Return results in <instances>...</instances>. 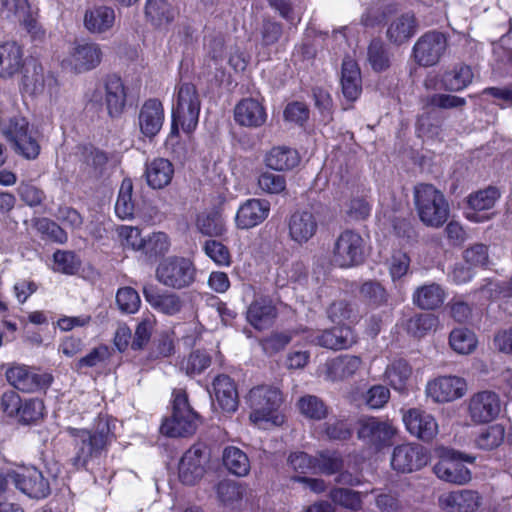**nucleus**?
Listing matches in <instances>:
<instances>
[{"mask_svg": "<svg viewBox=\"0 0 512 512\" xmlns=\"http://www.w3.org/2000/svg\"><path fill=\"white\" fill-rule=\"evenodd\" d=\"M265 165L275 171H288L295 168L300 162L296 149L288 146H275L265 155Z\"/></svg>", "mask_w": 512, "mask_h": 512, "instance_id": "obj_34", "label": "nucleus"}, {"mask_svg": "<svg viewBox=\"0 0 512 512\" xmlns=\"http://www.w3.org/2000/svg\"><path fill=\"white\" fill-rule=\"evenodd\" d=\"M499 197V190L493 186L470 194L467 201L469 210L465 213L466 218L475 223L488 221L491 214L487 211L494 207Z\"/></svg>", "mask_w": 512, "mask_h": 512, "instance_id": "obj_19", "label": "nucleus"}, {"mask_svg": "<svg viewBox=\"0 0 512 512\" xmlns=\"http://www.w3.org/2000/svg\"><path fill=\"white\" fill-rule=\"evenodd\" d=\"M23 67V51L16 42L0 45V77L11 78Z\"/></svg>", "mask_w": 512, "mask_h": 512, "instance_id": "obj_36", "label": "nucleus"}, {"mask_svg": "<svg viewBox=\"0 0 512 512\" xmlns=\"http://www.w3.org/2000/svg\"><path fill=\"white\" fill-rule=\"evenodd\" d=\"M164 108L158 99H148L141 106L138 114L140 132L147 138L156 136L164 123Z\"/></svg>", "mask_w": 512, "mask_h": 512, "instance_id": "obj_23", "label": "nucleus"}, {"mask_svg": "<svg viewBox=\"0 0 512 512\" xmlns=\"http://www.w3.org/2000/svg\"><path fill=\"white\" fill-rule=\"evenodd\" d=\"M26 32L30 35L34 42H44L47 36L46 29L38 21L37 13L29 11L20 20Z\"/></svg>", "mask_w": 512, "mask_h": 512, "instance_id": "obj_62", "label": "nucleus"}, {"mask_svg": "<svg viewBox=\"0 0 512 512\" xmlns=\"http://www.w3.org/2000/svg\"><path fill=\"white\" fill-rule=\"evenodd\" d=\"M329 496L333 503L350 510H359L362 506L360 493L350 489L334 488Z\"/></svg>", "mask_w": 512, "mask_h": 512, "instance_id": "obj_53", "label": "nucleus"}, {"mask_svg": "<svg viewBox=\"0 0 512 512\" xmlns=\"http://www.w3.org/2000/svg\"><path fill=\"white\" fill-rule=\"evenodd\" d=\"M258 186L267 194H280L286 189V179L283 175L265 171L258 177Z\"/></svg>", "mask_w": 512, "mask_h": 512, "instance_id": "obj_60", "label": "nucleus"}, {"mask_svg": "<svg viewBox=\"0 0 512 512\" xmlns=\"http://www.w3.org/2000/svg\"><path fill=\"white\" fill-rule=\"evenodd\" d=\"M5 376L8 384H18L28 380H31V384H52L54 381L51 373L40 372L38 368L16 362L6 365Z\"/></svg>", "mask_w": 512, "mask_h": 512, "instance_id": "obj_29", "label": "nucleus"}, {"mask_svg": "<svg viewBox=\"0 0 512 512\" xmlns=\"http://www.w3.org/2000/svg\"><path fill=\"white\" fill-rule=\"evenodd\" d=\"M437 324L438 319L433 314H419L408 321V331L420 338L434 330Z\"/></svg>", "mask_w": 512, "mask_h": 512, "instance_id": "obj_56", "label": "nucleus"}, {"mask_svg": "<svg viewBox=\"0 0 512 512\" xmlns=\"http://www.w3.org/2000/svg\"><path fill=\"white\" fill-rule=\"evenodd\" d=\"M361 359L357 356H340L325 364L326 380L331 382L343 381L353 375L360 367Z\"/></svg>", "mask_w": 512, "mask_h": 512, "instance_id": "obj_35", "label": "nucleus"}, {"mask_svg": "<svg viewBox=\"0 0 512 512\" xmlns=\"http://www.w3.org/2000/svg\"><path fill=\"white\" fill-rule=\"evenodd\" d=\"M155 319L153 316L144 318L137 326L131 348L133 350L142 349L150 340Z\"/></svg>", "mask_w": 512, "mask_h": 512, "instance_id": "obj_63", "label": "nucleus"}, {"mask_svg": "<svg viewBox=\"0 0 512 512\" xmlns=\"http://www.w3.org/2000/svg\"><path fill=\"white\" fill-rule=\"evenodd\" d=\"M277 315V307L272 298L258 294L247 308L246 320L254 329L263 331L273 326Z\"/></svg>", "mask_w": 512, "mask_h": 512, "instance_id": "obj_17", "label": "nucleus"}, {"mask_svg": "<svg viewBox=\"0 0 512 512\" xmlns=\"http://www.w3.org/2000/svg\"><path fill=\"white\" fill-rule=\"evenodd\" d=\"M341 87L344 97L349 101H355L362 92L361 73L358 64L351 57H346L342 62Z\"/></svg>", "mask_w": 512, "mask_h": 512, "instance_id": "obj_32", "label": "nucleus"}, {"mask_svg": "<svg viewBox=\"0 0 512 512\" xmlns=\"http://www.w3.org/2000/svg\"><path fill=\"white\" fill-rule=\"evenodd\" d=\"M252 408L250 420L261 429L281 426L284 415L279 411L282 395L277 386H253L248 394Z\"/></svg>", "mask_w": 512, "mask_h": 512, "instance_id": "obj_2", "label": "nucleus"}, {"mask_svg": "<svg viewBox=\"0 0 512 512\" xmlns=\"http://www.w3.org/2000/svg\"><path fill=\"white\" fill-rule=\"evenodd\" d=\"M196 227L201 234L210 237L221 236L226 231L222 216L216 212L200 214L197 217Z\"/></svg>", "mask_w": 512, "mask_h": 512, "instance_id": "obj_44", "label": "nucleus"}, {"mask_svg": "<svg viewBox=\"0 0 512 512\" xmlns=\"http://www.w3.org/2000/svg\"><path fill=\"white\" fill-rule=\"evenodd\" d=\"M412 368L404 359H398L386 367L384 377L387 384H405L412 378Z\"/></svg>", "mask_w": 512, "mask_h": 512, "instance_id": "obj_49", "label": "nucleus"}, {"mask_svg": "<svg viewBox=\"0 0 512 512\" xmlns=\"http://www.w3.org/2000/svg\"><path fill=\"white\" fill-rule=\"evenodd\" d=\"M208 461L209 456L204 445L195 444L191 446L179 461V480L185 485L196 484L205 474Z\"/></svg>", "mask_w": 512, "mask_h": 512, "instance_id": "obj_14", "label": "nucleus"}, {"mask_svg": "<svg viewBox=\"0 0 512 512\" xmlns=\"http://www.w3.org/2000/svg\"><path fill=\"white\" fill-rule=\"evenodd\" d=\"M315 459L316 469L314 472L332 475L343 467V459L336 451H321Z\"/></svg>", "mask_w": 512, "mask_h": 512, "instance_id": "obj_50", "label": "nucleus"}, {"mask_svg": "<svg viewBox=\"0 0 512 512\" xmlns=\"http://www.w3.org/2000/svg\"><path fill=\"white\" fill-rule=\"evenodd\" d=\"M116 303L119 310L126 314L136 313L141 305L138 292L132 287L119 288L116 293Z\"/></svg>", "mask_w": 512, "mask_h": 512, "instance_id": "obj_52", "label": "nucleus"}, {"mask_svg": "<svg viewBox=\"0 0 512 512\" xmlns=\"http://www.w3.org/2000/svg\"><path fill=\"white\" fill-rule=\"evenodd\" d=\"M298 408L302 415L313 420H322L327 414L328 410L324 402L313 395H306L298 400Z\"/></svg>", "mask_w": 512, "mask_h": 512, "instance_id": "obj_47", "label": "nucleus"}, {"mask_svg": "<svg viewBox=\"0 0 512 512\" xmlns=\"http://www.w3.org/2000/svg\"><path fill=\"white\" fill-rule=\"evenodd\" d=\"M11 483L30 498L42 499L50 494L49 483L35 467H20L8 471Z\"/></svg>", "mask_w": 512, "mask_h": 512, "instance_id": "obj_13", "label": "nucleus"}, {"mask_svg": "<svg viewBox=\"0 0 512 512\" xmlns=\"http://www.w3.org/2000/svg\"><path fill=\"white\" fill-rule=\"evenodd\" d=\"M447 48L446 36L438 31L422 35L413 47L416 62L425 67L437 64Z\"/></svg>", "mask_w": 512, "mask_h": 512, "instance_id": "obj_15", "label": "nucleus"}, {"mask_svg": "<svg viewBox=\"0 0 512 512\" xmlns=\"http://www.w3.org/2000/svg\"><path fill=\"white\" fill-rule=\"evenodd\" d=\"M365 240L356 231L345 229L336 238L332 250L335 265L350 268L361 264L365 259Z\"/></svg>", "mask_w": 512, "mask_h": 512, "instance_id": "obj_10", "label": "nucleus"}, {"mask_svg": "<svg viewBox=\"0 0 512 512\" xmlns=\"http://www.w3.org/2000/svg\"><path fill=\"white\" fill-rule=\"evenodd\" d=\"M451 348L459 354H469L476 349L477 338L473 331L467 328H456L449 336Z\"/></svg>", "mask_w": 512, "mask_h": 512, "instance_id": "obj_43", "label": "nucleus"}, {"mask_svg": "<svg viewBox=\"0 0 512 512\" xmlns=\"http://www.w3.org/2000/svg\"><path fill=\"white\" fill-rule=\"evenodd\" d=\"M468 411L474 423H488L499 415L501 401L496 393L482 391L471 397Z\"/></svg>", "mask_w": 512, "mask_h": 512, "instance_id": "obj_18", "label": "nucleus"}, {"mask_svg": "<svg viewBox=\"0 0 512 512\" xmlns=\"http://www.w3.org/2000/svg\"><path fill=\"white\" fill-rule=\"evenodd\" d=\"M145 15L154 25L162 26L174 19L175 12L165 0H147Z\"/></svg>", "mask_w": 512, "mask_h": 512, "instance_id": "obj_41", "label": "nucleus"}, {"mask_svg": "<svg viewBox=\"0 0 512 512\" xmlns=\"http://www.w3.org/2000/svg\"><path fill=\"white\" fill-rule=\"evenodd\" d=\"M397 433L391 421L378 417L365 416L357 422V436L367 447L379 452L392 445Z\"/></svg>", "mask_w": 512, "mask_h": 512, "instance_id": "obj_9", "label": "nucleus"}, {"mask_svg": "<svg viewBox=\"0 0 512 512\" xmlns=\"http://www.w3.org/2000/svg\"><path fill=\"white\" fill-rule=\"evenodd\" d=\"M429 462L427 450L415 443L396 446L391 457L392 468L401 473H411L420 470Z\"/></svg>", "mask_w": 512, "mask_h": 512, "instance_id": "obj_16", "label": "nucleus"}, {"mask_svg": "<svg viewBox=\"0 0 512 512\" xmlns=\"http://www.w3.org/2000/svg\"><path fill=\"white\" fill-rule=\"evenodd\" d=\"M361 299L373 309L388 305L389 295L377 281H366L359 289Z\"/></svg>", "mask_w": 512, "mask_h": 512, "instance_id": "obj_40", "label": "nucleus"}, {"mask_svg": "<svg viewBox=\"0 0 512 512\" xmlns=\"http://www.w3.org/2000/svg\"><path fill=\"white\" fill-rule=\"evenodd\" d=\"M403 422L408 432L423 440L430 441L438 433V424L434 417L420 409L412 408L403 414Z\"/></svg>", "mask_w": 512, "mask_h": 512, "instance_id": "obj_22", "label": "nucleus"}, {"mask_svg": "<svg viewBox=\"0 0 512 512\" xmlns=\"http://www.w3.org/2000/svg\"><path fill=\"white\" fill-rule=\"evenodd\" d=\"M174 175V166L166 158H155L146 164L145 177L153 189H162L169 185Z\"/></svg>", "mask_w": 512, "mask_h": 512, "instance_id": "obj_33", "label": "nucleus"}, {"mask_svg": "<svg viewBox=\"0 0 512 512\" xmlns=\"http://www.w3.org/2000/svg\"><path fill=\"white\" fill-rule=\"evenodd\" d=\"M414 203L420 220L434 228L442 226L449 216V204L444 194L431 184H418L414 188Z\"/></svg>", "mask_w": 512, "mask_h": 512, "instance_id": "obj_6", "label": "nucleus"}, {"mask_svg": "<svg viewBox=\"0 0 512 512\" xmlns=\"http://www.w3.org/2000/svg\"><path fill=\"white\" fill-rule=\"evenodd\" d=\"M426 396L436 403H445L463 397L466 386H426Z\"/></svg>", "mask_w": 512, "mask_h": 512, "instance_id": "obj_48", "label": "nucleus"}, {"mask_svg": "<svg viewBox=\"0 0 512 512\" xmlns=\"http://www.w3.org/2000/svg\"><path fill=\"white\" fill-rule=\"evenodd\" d=\"M87 106L105 109L112 119L119 118L126 106L127 89L122 79L115 75L106 76L102 82L88 88L85 92Z\"/></svg>", "mask_w": 512, "mask_h": 512, "instance_id": "obj_3", "label": "nucleus"}, {"mask_svg": "<svg viewBox=\"0 0 512 512\" xmlns=\"http://www.w3.org/2000/svg\"><path fill=\"white\" fill-rule=\"evenodd\" d=\"M270 203L265 199H248L237 210L236 226L239 229H250L261 224L269 215Z\"/></svg>", "mask_w": 512, "mask_h": 512, "instance_id": "obj_24", "label": "nucleus"}, {"mask_svg": "<svg viewBox=\"0 0 512 512\" xmlns=\"http://www.w3.org/2000/svg\"><path fill=\"white\" fill-rule=\"evenodd\" d=\"M211 364V356L206 350H193L180 362V369L188 376L201 374Z\"/></svg>", "mask_w": 512, "mask_h": 512, "instance_id": "obj_42", "label": "nucleus"}, {"mask_svg": "<svg viewBox=\"0 0 512 512\" xmlns=\"http://www.w3.org/2000/svg\"><path fill=\"white\" fill-rule=\"evenodd\" d=\"M438 502L448 512H476L482 504V497L477 491L462 489L441 494Z\"/></svg>", "mask_w": 512, "mask_h": 512, "instance_id": "obj_21", "label": "nucleus"}, {"mask_svg": "<svg viewBox=\"0 0 512 512\" xmlns=\"http://www.w3.org/2000/svg\"><path fill=\"white\" fill-rule=\"evenodd\" d=\"M505 429L500 424L488 426L475 439V445L483 450L497 448L504 440Z\"/></svg>", "mask_w": 512, "mask_h": 512, "instance_id": "obj_46", "label": "nucleus"}, {"mask_svg": "<svg viewBox=\"0 0 512 512\" xmlns=\"http://www.w3.org/2000/svg\"><path fill=\"white\" fill-rule=\"evenodd\" d=\"M1 132L11 144L15 153L25 159L34 160L40 153V145L28 121L21 116L1 122Z\"/></svg>", "mask_w": 512, "mask_h": 512, "instance_id": "obj_7", "label": "nucleus"}, {"mask_svg": "<svg viewBox=\"0 0 512 512\" xmlns=\"http://www.w3.org/2000/svg\"><path fill=\"white\" fill-rule=\"evenodd\" d=\"M445 298V290L437 283H429L418 287L412 297L413 303L423 310H434L440 307Z\"/></svg>", "mask_w": 512, "mask_h": 512, "instance_id": "obj_37", "label": "nucleus"}, {"mask_svg": "<svg viewBox=\"0 0 512 512\" xmlns=\"http://www.w3.org/2000/svg\"><path fill=\"white\" fill-rule=\"evenodd\" d=\"M143 296L154 310L167 316L177 315L184 306L180 295L170 291H161L151 284L144 285Z\"/></svg>", "mask_w": 512, "mask_h": 512, "instance_id": "obj_20", "label": "nucleus"}, {"mask_svg": "<svg viewBox=\"0 0 512 512\" xmlns=\"http://www.w3.org/2000/svg\"><path fill=\"white\" fill-rule=\"evenodd\" d=\"M118 234L125 248H130L134 251H143L145 238L142 237L139 228L123 225L118 228Z\"/></svg>", "mask_w": 512, "mask_h": 512, "instance_id": "obj_61", "label": "nucleus"}, {"mask_svg": "<svg viewBox=\"0 0 512 512\" xmlns=\"http://www.w3.org/2000/svg\"><path fill=\"white\" fill-rule=\"evenodd\" d=\"M215 399L225 412H234L238 407V392L236 386H213Z\"/></svg>", "mask_w": 512, "mask_h": 512, "instance_id": "obj_55", "label": "nucleus"}, {"mask_svg": "<svg viewBox=\"0 0 512 512\" xmlns=\"http://www.w3.org/2000/svg\"><path fill=\"white\" fill-rule=\"evenodd\" d=\"M223 464L233 475L244 477L250 471V460L245 452L235 446H228L223 451Z\"/></svg>", "mask_w": 512, "mask_h": 512, "instance_id": "obj_38", "label": "nucleus"}, {"mask_svg": "<svg viewBox=\"0 0 512 512\" xmlns=\"http://www.w3.org/2000/svg\"><path fill=\"white\" fill-rule=\"evenodd\" d=\"M102 57L103 52L99 44L94 42L75 43L62 60V66L75 73H84L98 67Z\"/></svg>", "mask_w": 512, "mask_h": 512, "instance_id": "obj_12", "label": "nucleus"}, {"mask_svg": "<svg viewBox=\"0 0 512 512\" xmlns=\"http://www.w3.org/2000/svg\"><path fill=\"white\" fill-rule=\"evenodd\" d=\"M203 251L218 266H229L231 264L229 249L219 241H205Z\"/></svg>", "mask_w": 512, "mask_h": 512, "instance_id": "obj_58", "label": "nucleus"}, {"mask_svg": "<svg viewBox=\"0 0 512 512\" xmlns=\"http://www.w3.org/2000/svg\"><path fill=\"white\" fill-rule=\"evenodd\" d=\"M55 270L64 274L73 275L80 268V260L74 252L56 251L53 255Z\"/></svg>", "mask_w": 512, "mask_h": 512, "instance_id": "obj_57", "label": "nucleus"}, {"mask_svg": "<svg viewBox=\"0 0 512 512\" xmlns=\"http://www.w3.org/2000/svg\"><path fill=\"white\" fill-rule=\"evenodd\" d=\"M116 20L114 8L106 5H99L86 10L84 15V26L93 34H102L110 31Z\"/></svg>", "mask_w": 512, "mask_h": 512, "instance_id": "obj_30", "label": "nucleus"}, {"mask_svg": "<svg viewBox=\"0 0 512 512\" xmlns=\"http://www.w3.org/2000/svg\"><path fill=\"white\" fill-rule=\"evenodd\" d=\"M310 343L323 348L340 350L350 347L355 342V334L349 326H336L321 333L307 336Z\"/></svg>", "mask_w": 512, "mask_h": 512, "instance_id": "obj_25", "label": "nucleus"}, {"mask_svg": "<svg viewBox=\"0 0 512 512\" xmlns=\"http://www.w3.org/2000/svg\"><path fill=\"white\" fill-rule=\"evenodd\" d=\"M200 110L201 100L195 85L180 84L172 105L171 136L178 133L179 126L185 133H192L198 125Z\"/></svg>", "mask_w": 512, "mask_h": 512, "instance_id": "obj_4", "label": "nucleus"}, {"mask_svg": "<svg viewBox=\"0 0 512 512\" xmlns=\"http://www.w3.org/2000/svg\"><path fill=\"white\" fill-rule=\"evenodd\" d=\"M236 123L244 127L257 128L267 120V113L258 100L254 98L242 99L234 109Z\"/></svg>", "mask_w": 512, "mask_h": 512, "instance_id": "obj_28", "label": "nucleus"}, {"mask_svg": "<svg viewBox=\"0 0 512 512\" xmlns=\"http://www.w3.org/2000/svg\"><path fill=\"white\" fill-rule=\"evenodd\" d=\"M115 428L116 420L108 415H99L91 430L68 427L67 432L74 439L71 464L76 469L87 468L89 463L99 459L115 439Z\"/></svg>", "mask_w": 512, "mask_h": 512, "instance_id": "obj_1", "label": "nucleus"}, {"mask_svg": "<svg viewBox=\"0 0 512 512\" xmlns=\"http://www.w3.org/2000/svg\"><path fill=\"white\" fill-rule=\"evenodd\" d=\"M196 268L188 258L171 256L161 260L155 271L156 280L165 287L182 290L191 286Z\"/></svg>", "mask_w": 512, "mask_h": 512, "instance_id": "obj_8", "label": "nucleus"}, {"mask_svg": "<svg viewBox=\"0 0 512 512\" xmlns=\"http://www.w3.org/2000/svg\"><path fill=\"white\" fill-rule=\"evenodd\" d=\"M172 416L165 418L160 432L171 438L187 437L194 434L200 424V417L189 404L188 395L182 388L172 392Z\"/></svg>", "mask_w": 512, "mask_h": 512, "instance_id": "obj_5", "label": "nucleus"}, {"mask_svg": "<svg viewBox=\"0 0 512 512\" xmlns=\"http://www.w3.org/2000/svg\"><path fill=\"white\" fill-rule=\"evenodd\" d=\"M44 415V404L39 399H27L22 403V407L17 415V419L22 424L36 423Z\"/></svg>", "mask_w": 512, "mask_h": 512, "instance_id": "obj_54", "label": "nucleus"}, {"mask_svg": "<svg viewBox=\"0 0 512 512\" xmlns=\"http://www.w3.org/2000/svg\"><path fill=\"white\" fill-rule=\"evenodd\" d=\"M472 79L471 68L467 65H459L453 70L445 72L441 82L445 90L457 92L466 88L472 82Z\"/></svg>", "mask_w": 512, "mask_h": 512, "instance_id": "obj_39", "label": "nucleus"}, {"mask_svg": "<svg viewBox=\"0 0 512 512\" xmlns=\"http://www.w3.org/2000/svg\"><path fill=\"white\" fill-rule=\"evenodd\" d=\"M132 190V181L130 179H124L115 203V213L122 220L130 219L134 214Z\"/></svg>", "mask_w": 512, "mask_h": 512, "instance_id": "obj_45", "label": "nucleus"}, {"mask_svg": "<svg viewBox=\"0 0 512 512\" xmlns=\"http://www.w3.org/2000/svg\"><path fill=\"white\" fill-rule=\"evenodd\" d=\"M29 11L27 0H0V13L8 20L20 21Z\"/></svg>", "mask_w": 512, "mask_h": 512, "instance_id": "obj_59", "label": "nucleus"}, {"mask_svg": "<svg viewBox=\"0 0 512 512\" xmlns=\"http://www.w3.org/2000/svg\"><path fill=\"white\" fill-rule=\"evenodd\" d=\"M368 61L374 71L386 70L390 65L388 51L381 40H372L368 47Z\"/></svg>", "mask_w": 512, "mask_h": 512, "instance_id": "obj_51", "label": "nucleus"}, {"mask_svg": "<svg viewBox=\"0 0 512 512\" xmlns=\"http://www.w3.org/2000/svg\"><path fill=\"white\" fill-rule=\"evenodd\" d=\"M26 74L23 77V84L25 89L31 94L38 95L47 93L52 96L57 92V79L52 73H44V69L40 63L33 61L29 64Z\"/></svg>", "mask_w": 512, "mask_h": 512, "instance_id": "obj_27", "label": "nucleus"}, {"mask_svg": "<svg viewBox=\"0 0 512 512\" xmlns=\"http://www.w3.org/2000/svg\"><path fill=\"white\" fill-rule=\"evenodd\" d=\"M464 259L471 266L487 267L490 262L488 247L482 243H476L464 251Z\"/></svg>", "mask_w": 512, "mask_h": 512, "instance_id": "obj_64", "label": "nucleus"}, {"mask_svg": "<svg viewBox=\"0 0 512 512\" xmlns=\"http://www.w3.org/2000/svg\"><path fill=\"white\" fill-rule=\"evenodd\" d=\"M418 28L417 19L413 12H405L395 17L387 29V38L390 42L400 45L412 38Z\"/></svg>", "mask_w": 512, "mask_h": 512, "instance_id": "obj_31", "label": "nucleus"}, {"mask_svg": "<svg viewBox=\"0 0 512 512\" xmlns=\"http://www.w3.org/2000/svg\"><path fill=\"white\" fill-rule=\"evenodd\" d=\"M474 460L473 456H462L453 450H443L433 470L439 479L463 485L471 480V472L463 461L472 463Z\"/></svg>", "mask_w": 512, "mask_h": 512, "instance_id": "obj_11", "label": "nucleus"}, {"mask_svg": "<svg viewBox=\"0 0 512 512\" xmlns=\"http://www.w3.org/2000/svg\"><path fill=\"white\" fill-rule=\"evenodd\" d=\"M288 229L291 240L302 245L314 237L318 230V221L311 211L299 210L289 217Z\"/></svg>", "mask_w": 512, "mask_h": 512, "instance_id": "obj_26", "label": "nucleus"}]
</instances>
